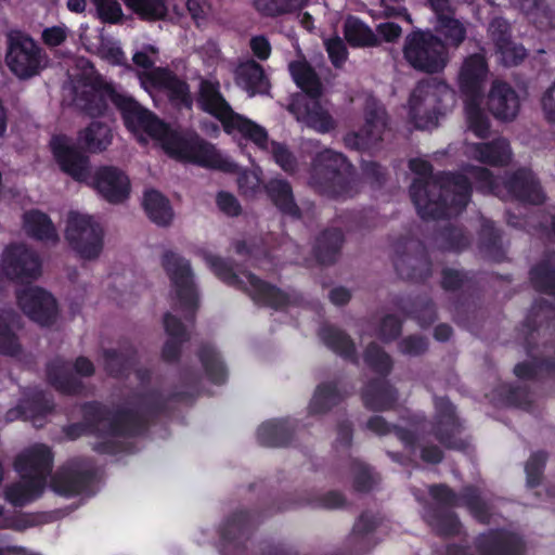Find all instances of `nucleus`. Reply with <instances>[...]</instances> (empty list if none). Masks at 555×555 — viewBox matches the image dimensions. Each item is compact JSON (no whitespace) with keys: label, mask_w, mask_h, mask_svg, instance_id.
Wrapping results in <instances>:
<instances>
[{"label":"nucleus","mask_w":555,"mask_h":555,"mask_svg":"<svg viewBox=\"0 0 555 555\" xmlns=\"http://www.w3.org/2000/svg\"><path fill=\"white\" fill-rule=\"evenodd\" d=\"M409 167L418 176L410 188V195L423 219L455 216L466 207L470 197L469 167L465 168L464 176H431V165L422 158L411 159Z\"/></svg>","instance_id":"f257e3e1"},{"label":"nucleus","mask_w":555,"mask_h":555,"mask_svg":"<svg viewBox=\"0 0 555 555\" xmlns=\"http://www.w3.org/2000/svg\"><path fill=\"white\" fill-rule=\"evenodd\" d=\"M81 422L73 423L64 428L70 440L83 435H94L100 438H133L141 436L147 423L133 409H111L99 401H88L81 404Z\"/></svg>","instance_id":"f03ea898"},{"label":"nucleus","mask_w":555,"mask_h":555,"mask_svg":"<svg viewBox=\"0 0 555 555\" xmlns=\"http://www.w3.org/2000/svg\"><path fill=\"white\" fill-rule=\"evenodd\" d=\"M210 116L220 121L223 130L229 134L240 133L250 140L259 149L270 151L274 162L286 172H295L297 160L294 154L284 144L269 143L268 132L256 122L235 113L219 91V82L210 80Z\"/></svg>","instance_id":"7ed1b4c3"},{"label":"nucleus","mask_w":555,"mask_h":555,"mask_svg":"<svg viewBox=\"0 0 555 555\" xmlns=\"http://www.w3.org/2000/svg\"><path fill=\"white\" fill-rule=\"evenodd\" d=\"M467 173L470 182L482 192H490L502 198L511 196L531 204H541L544 201L541 185L530 170L520 169L503 182L494 179L483 167L469 166Z\"/></svg>","instance_id":"20e7f679"},{"label":"nucleus","mask_w":555,"mask_h":555,"mask_svg":"<svg viewBox=\"0 0 555 555\" xmlns=\"http://www.w3.org/2000/svg\"><path fill=\"white\" fill-rule=\"evenodd\" d=\"M404 61L414 70L439 74L450 62L449 49L440 36L430 30H414L408 34L402 46Z\"/></svg>","instance_id":"39448f33"},{"label":"nucleus","mask_w":555,"mask_h":555,"mask_svg":"<svg viewBox=\"0 0 555 555\" xmlns=\"http://www.w3.org/2000/svg\"><path fill=\"white\" fill-rule=\"evenodd\" d=\"M350 173L351 166L346 157L325 149L313 158L310 184L320 193L332 197L350 196Z\"/></svg>","instance_id":"423d86ee"},{"label":"nucleus","mask_w":555,"mask_h":555,"mask_svg":"<svg viewBox=\"0 0 555 555\" xmlns=\"http://www.w3.org/2000/svg\"><path fill=\"white\" fill-rule=\"evenodd\" d=\"M210 269L219 279L230 285L243 288L255 301L262 305L278 309L297 302L298 296L294 292L284 293L249 272L236 274L220 258L210 257Z\"/></svg>","instance_id":"0eeeda50"},{"label":"nucleus","mask_w":555,"mask_h":555,"mask_svg":"<svg viewBox=\"0 0 555 555\" xmlns=\"http://www.w3.org/2000/svg\"><path fill=\"white\" fill-rule=\"evenodd\" d=\"M454 101V92L443 82L434 79L417 83L410 98V108L415 122L421 128L436 126Z\"/></svg>","instance_id":"6e6552de"},{"label":"nucleus","mask_w":555,"mask_h":555,"mask_svg":"<svg viewBox=\"0 0 555 555\" xmlns=\"http://www.w3.org/2000/svg\"><path fill=\"white\" fill-rule=\"evenodd\" d=\"M162 264L171 281L179 309L192 321L198 308V293L190 261L168 250L163 255Z\"/></svg>","instance_id":"1a4fd4ad"},{"label":"nucleus","mask_w":555,"mask_h":555,"mask_svg":"<svg viewBox=\"0 0 555 555\" xmlns=\"http://www.w3.org/2000/svg\"><path fill=\"white\" fill-rule=\"evenodd\" d=\"M65 237L80 258L91 260L103 249L104 231L93 217L70 212L67 218Z\"/></svg>","instance_id":"9d476101"},{"label":"nucleus","mask_w":555,"mask_h":555,"mask_svg":"<svg viewBox=\"0 0 555 555\" xmlns=\"http://www.w3.org/2000/svg\"><path fill=\"white\" fill-rule=\"evenodd\" d=\"M108 92L114 96L113 104L120 112L124 125L130 132H144L156 140L164 135L167 124L153 112L142 106L134 98L117 92L115 88H108Z\"/></svg>","instance_id":"9b49d317"},{"label":"nucleus","mask_w":555,"mask_h":555,"mask_svg":"<svg viewBox=\"0 0 555 555\" xmlns=\"http://www.w3.org/2000/svg\"><path fill=\"white\" fill-rule=\"evenodd\" d=\"M7 64L10 70L22 79L39 74L42 68V50L28 35L12 33L9 38Z\"/></svg>","instance_id":"f8f14e48"},{"label":"nucleus","mask_w":555,"mask_h":555,"mask_svg":"<svg viewBox=\"0 0 555 555\" xmlns=\"http://www.w3.org/2000/svg\"><path fill=\"white\" fill-rule=\"evenodd\" d=\"M1 271L11 281L30 283L41 275V259L25 244H10L2 254Z\"/></svg>","instance_id":"ddd939ff"},{"label":"nucleus","mask_w":555,"mask_h":555,"mask_svg":"<svg viewBox=\"0 0 555 555\" xmlns=\"http://www.w3.org/2000/svg\"><path fill=\"white\" fill-rule=\"evenodd\" d=\"M157 140L162 141L164 151L171 158L208 168V142L196 133L182 134L167 126L164 135Z\"/></svg>","instance_id":"4468645a"},{"label":"nucleus","mask_w":555,"mask_h":555,"mask_svg":"<svg viewBox=\"0 0 555 555\" xmlns=\"http://www.w3.org/2000/svg\"><path fill=\"white\" fill-rule=\"evenodd\" d=\"M96 474L92 468H85L78 460H70L52 475L51 489L65 498H74L88 492L94 485Z\"/></svg>","instance_id":"2eb2a0df"},{"label":"nucleus","mask_w":555,"mask_h":555,"mask_svg":"<svg viewBox=\"0 0 555 555\" xmlns=\"http://www.w3.org/2000/svg\"><path fill=\"white\" fill-rule=\"evenodd\" d=\"M86 183L92 186L103 199L113 205L126 202L131 192L129 177L120 168L112 165L98 167Z\"/></svg>","instance_id":"dca6fc26"},{"label":"nucleus","mask_w":555,"mask_h":555,"mask_svg":"<svg viewBox=\"0 0 555 555\" xmlns=\"http://www.w3.org/2000/svg\"><path fill=\"white\" fill-rule=\"evenodd\" d=\"M52 155L60 169L77 182H88L90 171L89 156L77 146L69 144L64 134L53 135L50 141Z\"/></svg>","instance_id":"f3484780"},{"label":"nucleus","mask_w":555,"mask_h":555,"mask_svg":"<svg viewBox=\"0 0 555 555\" xmlns=\"http://www.w3.org/2000/svg\"><path fill=\"white\" fill-rule=\"evenodd\" d=\"M17 305L30 320L41 326L52 325L57 315V305L51 293L38 286L16 293Z\"/></svg>","instance_id":"a211bd4d"},{"label":"nucleus","mask_w":555,"mask_h":555,"mask_svg":"<svg viewBox=\"0 0 555 555\" xmlns=\"http://www.w3.org/2000/svg\"><path fill=\"white\" fill-rule=\"evenodd\" d=\"M429 493L438 505L435 509L440 511V508L464 505L478 521H489L491 507L481 499L477 489L473 487L465 488L463 493L457 495L447 486L438 485L431 486Z\"/></svg>","instance_id":"6ab92c4d"},{"label":"nucleus","mask_w":555,"mask_h":555,"mask_svg":"<svg viewBox=\"0 0 555 555\" xmlns=\"http://www.w3.org/2000/svg\"><path fill=\"white\" fill-rule=\"evenodd\" d=\"M488 76L489 65L483 53L464 57L457 73V85L465 99L481 100Z\"/></svg>","instance_id":"aec40b11"},{"label":"nucleus","mask_w":555,"mask_h":555,"mask_svg":"<svg viewBox=\"0 0 555 555\" xmlns=\"http://www.w3.org/2000/svg\"><path fill=\"white\" fill-rule=\"evenodd\" d=\"M288 111L298 121L320 133H327L336 127L335 119L318 98L296 94Z\"/></svg>","instance_id":"412c9836"},{"label":"nucleus","mask_w":555,"mask_h":555,"mask_svg":"<svg viewBox=\"0 0 555 555\" xmlns=\"http://www.w3.org/2000/svg\"><path fill=\"white\" fill-rule=\"evenodd\" d=\"M387 130V114L382 105L367 103L365 108V124L360 133H349L344 141L348 147L360 150L369 149L383 140Z\"/></svg>","instance_id":"4be33fe9"},{"label":"nucleus","mask_w":555,"mask_h":555,"mask_svg":"<svg viewBox=\"0 0 555 555\" xmlns=\"http://www.w3.org/2000/svg\"><path fill=\"white\" fill-rule=\"evenodd\" d=\"M435 406L434 434L436 438L449 449H465L467 444L459 436L461 424L455 415V409L452 403L446 398H439L436 399Z\"/></svg>","instance_id":"5701e85b"},{"label":"nucleus","mask_w":555,"mask_h":555,"mask_svg":"<svg viewBox=\"0 0 555 555\" xmlns=\"http://www.w3.org/2000/svg\"><path fill=\"white\" fill-rule=\"evenodd\" d=\"M487 106L501 120H513L519 113L520 101L514 88L501 79H494L487 95Z\"/></svg>","instance_id":"b1692460"},{"label":"nucleus","mask_w":555,"mask_h":555,"mask_svg":"<svg viewBox=\"0 0 555 555\" xmlns=\"http://www.w3.org/2000/svg\"><path fill=\"white\" fill-rule=\"evenodd\" d=\"M192 397V393L189 391L178 390L172 391L168 396H164L158 389H150L147 391L135 393V398L140 402L143 413H138L144 417L150 426V422L158 418L163 415H169L170 409L169 404L171 402H182ZM137 412V410H134ZM149 427L141 434L143 435Z\"/></svg>","instance_id":"393cba45"},{"label":"nucleus","mask_w":555,"mask_h":555,"mask_svg":"<svg viewBox=\"0 0 555 555\" xmlns=\"http://www.w3.org/2000/svg\"><path fill=\"white\" fill-rule=\"evenodd\" d=\"M52 450L42 443L35 444L18 454L14 467L20 475L42 476L44 483L53 468Z\"/></svg>","instance_id":"a878e982"},{"label":"nucleus","mask_w":555,"mask_h":555,"mask_svg":"<svg viewBox=\"0 0 555 555\" xmlns=\"http://www.w3.org/2000/svg\"><path fill=\"white\" fill-rule=\"evenodd\" d=\"M46 374L48 383L62 395L75 396L83 390V383L73 375L70 363L61 357L47 363Z\"/></svg>","instance_id":"bb28decb"},{"label":"nucleus","mask_w":555,"mask_h":555,"mask_svg":"<svg viewBox=\"0 0 555 555\" xmlns=\"http://www.w3.org/2000/svg\"><path fill=\"white\" fill-rule=\"evenodd\" d=\"M153 85L168 92L170 103L178 108L191 109L193 100L189 85L168 69H158L153 73Z\"/></svg>","instance_id":"cd10ccee"},{"label":"nucleus","mask_w":555,"mask_h":555,"mask_svg":"<svg viewBox=\"0 0 555 555\" xmlns=\"http://www.w3.org/2000/svg\"><path fill=\"white\" fill-rule=\"evenodd\" d=\"M22 480L5 488L4 498L15 507H23L39 499L47 483L42 476L21 475Z\"/></svg>","instance_id":"c85d7f7f"},{"label":"nucleus","mask_w":555,"mask_h":555,"mask_svg":"<svg viewBox=\"0 0 555 555\" xmlns=\"http://www.w3.org/2000/svg\"><path fill=\"white\" fill-rule=\"evenodd\" d=\"M478 547L482 555H521L520 539L505 531H490L480 535Z\"/></svg>","instance_id":"c756f323"},{"label":"nucleus","mask_w":555,"mask_h":555,"mask_svg":"<svg viewBox=\"0 0 555 555\" xmlns=\"http://www.w3.org/2000/svg\"><path fill=\"white\" fill-rule=\"evenodd\" d=\"M467 154L476 160L492 166L506 165L512 157L508 142L501 138L490 143L468 144Z\"/></svg>","instance_id":"7c9ffc66"},{"label":"nucleus","mask_w":555,"mask_h":555,"mask_svg":"<svg viewBox=\"0 0 555 555\" xmlns=\"http://www.w3.org/2000/svg\"><path fill=\"white\" fill-rule=\"evenodd\" d=\"M108 88H114L111 83L102 79L95 80L89 90H85L79 102L81 109L90 117L103 116L108 109V101L113 103V95L108 92Z\"/></svg>","instance_id":"2f4dec72"},{"label":"nucleus","mask_w":555,"mask_h":555,"mask_svg":"<svg viewBox=\"0 0 555 555\" xmlns=\"http://www.w3.org/2000/svg\"><path fill=\"white\" fill-rule=\"evenodd\" d=\"M235 78L236 83L249 95L267 93L270 89V82L262 66L254 60L240 64L235 70Z\"/></svg>","instance_id":"473e14b6"},{"label":"nucleus","mask_w":555,"mask_h":555,"mask_svg":"<svg viewBox=\"0 0 555 555\" xmlns=\"http://www.w3.org/2000/svg\"><path fill=\"white\" fill-rule=\"evenodd\" d=\"M421 427V422H414L409 427L391 426L382 416H373L366 423V428L378 436L395 431L405 448L411 450H415L417 442L422 439Z\"/></svg>","instance_id":"72a5a7b5"},{"label":"nucleus","mask_w":555,"mask_h":555,"mask_svg":"<svg viewBox=\"0 0 555 555\" xmlns=\"http://www.w3.org/2000/svg\"><path fill=\"white\" fill-rule=\"evenodd\" d=\"M23 228L26 234L36 241L53 243L59 241L51 218L38 209L28 210L23 215Z\"/></svg>","instance_id":"f704fd0d"},{"label":"nucleus","mask_w":555,"mask_h":555,"mask_svg":"<svg viewBox=\"0 0 555 555\" xmlns=\"http://www.w3.org/2000/svg\"><path fill=\"white\" fill-rule=\"evenodd\" d=\"M78 141L87 152L98 154L112 144L113 130L106 122L94 120L79 131Z\"/></svg>","instance_id":"c9c22d12"},{"label":"nucleus","mask_w":555,"mask_h":555,"mask_svg":"<svg viewBox=\"0 0 555 555\" xmlns=\"http://www.w3.org/2000/svg\"><path fill=\"white\" fill-rule=\"evenodd\" d=\"M104 369L114 378L127 377L138 361L135 348L128 347L124 350L105 349L103 352Z\"/></svg>","instance_id":"e433bc0d"},{"label":"nucleus","mask_w":555,"mask_h":555,"mask_svg":"<svg viewBox=\"0 0 555 555\" xmlns=\"http://www.w3.org/2000/svg\"><path fill=\"white\" fill-rule=\"evenodd\" d=\"M288 69L295 83L304 91V95L319 98L322 94L320 78L307 61L291 62Z\"/></svg>","instance_id":"4c0bfd02"},{"label":"nucleus","mask_w":555,"mask_h":555,"mask_svg":"<svg viewBox=\"0 0 555 555\" xmlns=\"http://www.w3.org/2000/svg\"><path fill=\"white\" fill-rule=\"evenodd\" d=\"M266 191L273 204L284 214L299 217L300 210L297 206L292 186L284 179H272L266 185Z\"/></svg>","instance_id":"58836bf2"},{"label":"nucleus","mask_w":555,"mask_h":555,"mask_svg":"<svg viewBox=\"0 0 555 555\" xmlns=\"http://www.w3.org/2000/svg\"><path fill=\"white\" fill-rule=\"evenodd\" d=\"M143 208L151 221L154 223L166 227L173 217V212L168 198L156 190H149L143 196Z\"/></svg>","instance_id":"ea45409f"},{"label":"nucleus","mask_w":555,"mask_h":555,"mask_svg":"<svg viewBox=\"0 0 555 555\" xmlns=\"http://www.w3.org/2000/svg\"><path fill=\"white\" fill-rule=\"evenodd\" d=\"M363 401L371 410H389L397 401V391L387 382L377 380L366 386Z\"/></svg>","instance_id":"a19ab883"},{"label":"nucleus","mask_w":555,"mask_h":555,"mask_svg":"<svg viewBox=\"0 0 555 555\" xmlns=\"http://www.w3.org/2000/svg\"><path fill=\"white\" fill-rule=\"evenodd\" d=\"M344 244V234L338 229H330L320 234L314 253L318 261L323 264L334 263Z\"/></svg>","instance_id":"79ce46f5"},{"label":"nucleus","mask_w":555,"mask_h":555,"mask_svg":"<svg viewBox=\"0 0 555 555\" xmlns=\"http://www.w3.org/2000/svg\"><path fill=\"white\" fill-rule=\"evenodd\" d=\"M17 315L9 310L0 309V353L16 357L22 352L20 338L14 332Z\"/></svg>","instance_id":"37998d69"},{"label":"nucleus","mask_w":555,"mask_h":555,"mask_svg":"<svg viewBox=\"0 0 555 555\" xmlns=\"http://www.w3.org/2000/svg\"><path fill=\"white\" fill-rule=\"evenodd\" d=\"M122 2L143 22L164 21L169 13L166 0H122Z\"/></svg>","instance_id":"c03bdc74"},{"label":"nucleus","mask_w":555,"mask_h":555,"mask_svg":"<svg viewBox=\"0 0 555 555\" xmlns=\"http://www.w3.org/2000/svg\"><path fill=\"white\" fill-rule=\"evenodd\" d=\"M344 36L352 47H376L380 43L378 36L356 17H348L344 24Z\"/></svg>","instance_id":"a18cd8bd"},{"label":"nucleus","mask_w":555,"mask_h":555,"mask_svg":"<svg viewBox=\"0 0 555 555\" xmlns=\"http://www.w3.org/2000/svg\"><path fill=\"white\" fill-rule=\"evenodd\" d=\"M395 268L404 279L422 280L430 274L429 261L423 254L398 255L395 259Z\"/></svg>","instance_id":"49530a36"},{"label":"nucleus","mask_w":555,"mask_h":555,"mask_svg":"<svg viewBox=\"0 0 555 555\" xmlns=\"http://www.w3.org/2000/svg\"><path fill=\"white\" fill-rule=\"evenodd\" d=\"M320 337L322 341L336 353L350 360L356 359V347L353 343L349 336L340 330L332 326H323L320 331Z\"/></svg>","instance_id":"de8ad7c7"},{"label":"nucleus","mask_w":555,"mask_h":555,"mask_svg":"<svg viewBox=\"0 0 555 555\" xmlns=\"http://www.w3.org/2000/svg\"><path fill=\"white\" fill-rule=\"evenodd\" d=\"M291 428L284 421L263 423L258 429L259 441L267 447L285 446L291 438Z\"/></svg>","instance_id":"09e8293b"},{"label":"nucleus","mask_w":555,"mask_h":555,"mask_svg":"<svg viewBox=\"0 0 555 555\" xmlns=\"http://www.w3.org/2000/svg\"><path fill=\"white\" fill-rule=\"evenodd\" d=\"M464 111L467 129L478 138H487L490 131V121L480 107V100L465 99Z\"/></svg>","instance_id":"8fccbe9b"},{"label":"nucleus","mask_w":555,"mask_h":555,"mask_svg":"<svg viewBox=\"0 0 555 555\" xmlns=\"http://www.w3.org/2000/svg\"><path fill=\"white\" fill-rule=\"evenodd\" d=\"M468 23L451 17H442L437 24V31L442 36L446 46L457 49L467 37Z\"/></svg>","instance_id":"3c124183"},{"label":"nucleus","mask_w":555,"mask_h":555,"mask_svg":"<svg viewBox=\"0 0 555 555\" xmlns=\"http://www.w3.org/2000/svg\"><path fill=\"white\" fill-rule=\"evenodd\" d=\"M530 279L538 291L553 294L555 291V254L550 255L535 266L531 270Z\"/></svg>","instance_id":"603ef678"},{"label":"nucleus","mask_w":555,"mask_h":555,"mask_svg":"<svg viewBox=\"0 0 555 555\" xmlns=\"http://www.w3.org/2000/svg\"><path fill=\"white\" fill-rule=\"evenodd\" d=\"M21 402L25 410L26 418L31 421L44 418L54 410L53 400L48 398L42 390L33 391Z\"/></svg>","instance_id":"864d4df0"},{"label":"nucleus","mask_w":555,"mask_h":555,"mask_svg":"<svg viewBox=\"0 0 555 555\" xmlns=\"http://www.w3.org/2000/svg\"><path fill=\"white\" fill-rule=\"evenodd\" d=\"M426 520L439 535L449 537L461 531V522L452 512L430 509L426 514Z\"/></svg>","instance_id":"5fc2aeb1"},{"label":"nucleus","mask_w":555,"mask_h":555,"mask_svg":"<svg viewBox=\"0 0 555 555\" xmlns=\"http://www.w3.org/2000/svg\"><path fill=\"white\" fill-rule=\"evenodd\" d=\"M343 396L332 384L320 385L310 402L309 410L313 414H321L327 412L336 405Z\"/></svg>","instance_id":"6e6d98bb"},{"label":"nucleus","mask_w":555,"mask_h":555,"mask_svg":"<svg viewBox=\"0 0 555 555\" xmlns=\"http://www.w3.org/2000/svg\"><path fill=\"white\" fill-rule=\"evenodd\" d=\"M308 0H255L257 11L263 15L276 16L300 10Z\"/></svg>","instance_id":"4d7b16f0"},{"label":"nucleus","mask_w":555,"mask_h":555,"mask_svg":"<svg viewBox=\"0 0 555 555\" xmlns=\"http://www.w3.org/2000/svg\"><path fill=\"white\" fill-rule=\"evenodd\" d=\"M198 360L202 365V371L194 369V367H190V366H183L180 370L179 378H180L181 384L192 388L193 390H197L198 385L202 379V375L208 374V345L207 344H203L199 347Z\"/></svg>","instance_id":"13d9d810"},{"label":"nucleus","mask_w":555,"mask_h":555,"mask_svg":"<svg viewBox=\"0 0 555 555\" xmlns=\"http://www.w3.org/2000/svg\"><path fill=\"white\" fill-rule=\"evenodd\" d=\"M500 235L495 230L493 222L490 220H483L480 231L481 247L487 256L495 261H500L503 258L502 247L499 244Z\"/></svg>","instance_id":"bf43d9fd"},{"label":"nucleus","mask_w":555,"mask_h":555,"mask_svg":"<svg viewBox=\"0 0 555 555\" xmlns=\"http://www.w3.org/2000/svg\"><path fill=\"white\" fill-rule=\"evenodd\" d=\"M518 7L534 23L555 14V0H518Z\"/></svg>","instance_id":"052dcab7"},{"label":"nucleus","mask_w":555,"mask_h":555,"mask_svg":"<svg viewBox=\"0 0 555 555\" xmlns=\"http://www.w3.org/2000/svg\"><path fill=\"white\" fill-rule=\"evenodd\" d=\"M95 8L98 18L105 24H119L124 13L117 0H91Z\"/></svg>","instance_id":"680f3d73"},{"label":"nucleus","mask_w":555,"mask_h":555,"mask_svg":"<svg viewBox=\"0 0 555 555\" xmlns=\"http://www.w3.org/2000/svg\"><path fill=\"white\" fill-rule=\"evenodd\" d=\"M437 243L442 249L459 251L468 246L469 240L461 229L448 228L439 233Z\"/></svg>","instance_id":"e2e57ef3"},{"label":"nucleus","mask_w":555,"mask_h":555,"mask_svg":"<svg viewBox=\"0 0 555 555\" xmlns=\"http://www.w3.org/2000/svg\"><path fill=\"white\" fill-rule=\"evenodd\" d=\"M365 363L375 372L388 374L392 367L390 357L384 352L376 344H371L364 352Z\"/></svg>","instance_id":"0e129e2a"},{"label":"nucleus","mask_w":555,"mask_h":555,"mask_svg":"<svg viewBox=\"0 0 555 555\" xmlns=\"http://www.w3.org/2000/svg\"><path fill=\"white\" fill-rule=\"evenodd\" d=\"M261 177L258 170H244L238 172L237 186L245 197H254L260 190Z\"/></svg>","instance_id":"69168bd1"},{"label":"nucleus","mask_w":555,"mask_h":555,"mask_svg":"<svg viewBox=\"0 0 555 555\" xmlns=\"http://www.w3.org/2000/svg\"><path fill=\"white\" fill-rule=\"evenodd\" d=\"M324 47L333 66L340 68L348 59V50L344 40L338 36L326 38Z\"/></svg>","instance_id":"338daca9"},{"label":"nucleus","mask_w":555,"mask_h":555,"mask_svg":"<svg viewBox=\"0 0 555 555\" xmlns=\"http://www.w3.org/2000/svg\"><path fill=\"white\" fill-rule=\"evenodd\" d=\"M488 35L495 48L504 47L511 40V26L506 20L500 16L493 17L489 23Z\"/></svg>","instance_id":"774afa93"}]
</instances>
